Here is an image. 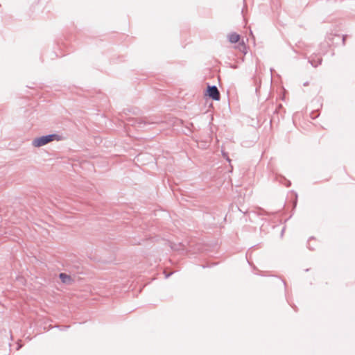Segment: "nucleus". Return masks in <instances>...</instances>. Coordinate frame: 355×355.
Returning a JSON list of instances; mask_svg holds the SVG:
<instances>
[{
  "label": "nucleus",
  "instance_id": "nucleus-3",
  "mask_svg": "<svg viewBox=\"0 0 355 355\" xmlns=\"http://www.w3.org/2000/svg\"><path fill=\"white\" fill-rule=\"evenodd\" d=\"M207 94L214 101H218L220 99V92L215 85H209L207 87Z\"/></svg>",
  "mask_w": 355,
  "mask_h": 355
},
{
  "label": "nucleus",
  "instance_id": "nucleus-5",
  "mask_svg": "<svg viewBox=\"0 0 355 355\" xmlns=\"http://www.w3.org/2000/svg\"><path fill=\"white\" fill-rule=\"evenodd\" d=\"M137 123L138 124V128H144L146 125L153 123V122H150L147 119H138Z\"/></svg>",
  "mask_w": 355,
  "mask_h": 355
},
{
  "label": "nucleus",
  "instance_id": "nucleus-9",
  "mask_svg": "<svg viewBox=\"0 0 355 355\" xmlns=\"http://www.w3.org/2000/svg\"><path fill=\"white\" fill-rule=\"evenodd\" d=\"M171 275V273L166 275V278H168Z\"/></svg>",
  "mask_w": 355,
  "mask_h": 355
},
{
  "label": "nucleus",
  "instance_id": "nucleus-2",
  "mask_svg": "<svg viewBox=\"0 0 355 355\" xmlns=\"http://www.w3.org/2000/svg\"><path fill=\"white\" fill-rule=\"evenodd\" d=\"M239 40L240 35L234 32L228 35L229 42L232 44L239 42V44L236 46V48L239 49L240 51H241L242 53H243V54L245 55L247 53V47L244 42L243 40L241 42H239Z\"/></svg>",
  "mask_w": 355,
  "mask_h": 355
},
{
  "label": "nucleus",
  "instance_id": "nucleus-6",
  "mask_svg": "<svg viewBox=\"0 0 355 355\" xmlns=\"http://www.w3.org/2000/svg\"><path fill=\"white\" fill-rule=\"evenodd\" d=\"M309 62L313 67H316L321 64L322 58H319L317 62L314 61L313 60H309Z\"/></svg>",
  "mask_w": 355,
  "mask_h": 355
},
{
  "label": "nucleus",
  "instance_id": "nucleus-4",
  "mask_svg": "<svg viewBox=\"0 0 355 355\" xmlns=\"http://www.w3.org/2000/svg\"><path fill=\"white\" fill-rule=\"evenodd\" d=\"M59 277L61 279L62 282L64 284H70L73 281L71 276L67 275L66 273H60L59 275Z\"/></svg>",
  "mask_w": 355,
  "mask_h": 355
},
{
  "label": "nucleus",
  "instance_id": "nucleus-8",
  "mask_svg": "<svg viewBox=\"0 0 355 355\" xmlns=\"http://www.w3.org/2000/svg\"><path fill=\"white\" fill-rule=\"evenodd\" d=\"M223 156H224V157H225V158H226V159H227L228 162H230V158L228 157V156L227 155V154H226V153H223Z\"/></svg>",
  "mask_w": 355,
  "mask_h": 355
},
{
  "label": "nucleus",
  "instance_id": "nucleus-1",
  "mask_svg": "<svg viewBox=\"0 0 355 355\" xmlns=\"http://www.w3.org/2000/svg\"><path fill=\"white\" fill-rule=\"evenodd\" d=\"M60 139V136L57 134H50L46 135H43L40 137H37L34 139L32 141V144L35 147H41L47 144L48 143L56 140L59 141Z\"/></svg>",
  "mask_w": 355,
  "mask_h": 355
},
{
  "label": "nucleus",
  "instance_id": "nucleus-7",
  "mask_svg": "<svg viewBox=\"0 0 355 355\" xmlns=\"http://www.w3.org/2000/svg\"><path fill=\"white\" fill-rule=\"evenodd\" d=\"M346 38H347V35H346L343 36V44H345Z\"/></svg>",
  "mask_w": 355,
  "mask_h": 355
}]
</instances>
